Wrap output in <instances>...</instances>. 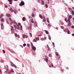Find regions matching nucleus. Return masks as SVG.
I'll return each instance as SVG.
<instances>
[{"label": "nucleus", "mask_w": 74, "mask_h": 74, "mask_svg": "<svg viewBox=\"0 0 74 74\" xmlns=\"http://www.w3.org/2000/svg\"><path fill=\"white\" fill-rule=\"evenodd\" d=\"M10 62L11 63V65L12 67H15V68H16V66L15 64H14L11 61H10Z\"/></svg>", "instance_id": "f257e3e1"}, {"label": "nucleus", "mask_w": 74, "mask_h": 74, "mask_svg": "<svg viewBox=\"0 0 74 74\" xmlns=\"http://www.w3.org/2000/svg\"><path fill=\"white\" fill-rule=\"evenodd\" d=\"M25 5V3L23 1H22L21 2V3L19 4L20 6H22V5Z\"/></svg>", "instance_id": "f03ea898"}, {"label": "nucleus", "mask_w": 74, "mask_h": 74, "mask_svg": "<svg viewBox=\"0 0 74 74\" xmlns=\"http://www.w3.org/2000/svg\"><path fill=\"white\" fill-rule=\"evenodd\" d=\"M72 18V16H71V15H70L69 16V17H68V21H67V22H69V21H70V20H71V19Z\"/></svg>", "instance_id": "7ed1b4c3"}, {"label": "nucleus", "mask_w": 74, "mask_h": 74, "mask_svg": "<svg viewBox=\"0 0 74 74\" xmlns=\"http://www.w3.org/2000/svg\"><path fill=\"white\" fill-rule=\"evenodd\" d=\"M14 35L15 36V37H18V38H19V35H17L16 33H14Z\"/></svg>", "instance_id": "20e7f679"}, {"label": "nucleus", "mask_w": 74, "mask_h": 74, "mask_svg": "<svg viewBox=\"0 0 74 74\" xmlns=\"http://www.w3.org/2000/svg\"><path fill=\"white\" fill-rule=\"evenodd\" d=\"M8 1H9V3L10 4H11L12 3V0H8Z\"/></svg>", "instance_id": "39448f33"}, {"label": "nucleus", "mask_w": 74, "mask_h": 74, "mask_svg": "<svg viewBox=\"0 0 74 74\" xmlns=\"http://www.w3.org/2000/svg\"><path fill=\"white\" fill-rule=\"evenodd\" d=\"M1 30H3V24L2 23H1Z\"/></svg>", "instance_id": "423d86ee"}, {"label": "nucleus", "mask_w": 74, "mask_h": 74, "mask_svg": "<svg viewBox=\"0 0 74 74\" xmlns=\"http://www.w3.org/2000/svg\"><path fill=\"white\" fill-rule=\"evenodd\" d=\"M32 48L33 50H34V51H36V47H34V46L32 47Z\"/></svg>", "instance_id": "0eeeda50"}, {"label": "nucleus", "mask_w": 74, "mask_h": 74, "mask_svg": "<svg viewBox=\"0 0 74 74\" xmlns=\"http://www.w3.org/2000/svg\"><path fill=\"white\" fill-rule=\"evenodd\" d=\"M16 25L17 26V29H18V30H19V29H20V28H19V25H18V24H16Z\"/></svg>", "instance_id": "6e6552de"}, {"label": "nucleus", "mask_w": 74, "mask_h": 74, "mask_svg": "<svg viewBox=\"0 0 74 74\" xmlns=\"http://www.w3.org/2000/svg\"><path fill=\"white\" fill-rule=\"evenodd\" d=\"M25 37L26 38H27V37H28V36H26V35H23V38H25Z\"/></svg>", "instance_id": "1a4fd4ad"}, {"label": "nucleus", "mask_w": 74, "mask_h": 74, "mask_svg": "<svg viewBox=\"0 0 74 74\" xmlns=\"http://www.w3.org/2000/svg\"><path fill=\"white\" fill-rule=\"evenodd\" d=\"M46 20L48 23H49V18H47L46 19Z\"/></svg>", "instance_id": "9d476101"}, {"label": "nucleus", "mask_w": 74, "mask_h": 74, "mask_svg": "<svg viewBox=\"0 0 74 74\" xmlns=\"http://www.w3.org/2000/svg\"><path fill=\"white\" fill-rule=\"evenodd\" d=\"M4 16V15L3 14H1V15L0 16V19L2 18V17Z\"/></svg>", "instance_id": "9b49d317"}, {"label": "nucleus", "mask_w": 74, "mask_h": 74, "mask_svg": "<svg viewBox=\"0 0 74 74\" xmlns=\"http://www.w3.org/2000/svg\"><path fill=\"white\" fill-rule=\"evenodd\" d=\"M6 16H8V17H10L11 16V15H10V14H7L6 15Z\"/></svg>", "instance_id": "f8f14e48"}, {"label": "nucleus", "mask_w": 74, "mask_h": 74, "mask_svg": "<svg viewBox=\"0 0 74 74\" xmlns=\"http://www.w3.org/2000/svg\"><path fill=\"white\" fill-rule=\"evenodd\" d=\"M35 39H36V40H39V37H36Z\"/></svg>", "instance_id": "ddd939ff"}, {"label": "nucleus", "mask_w": 74, "mask_h": 74, "mask_svg": "<svg viewBox=\"0 0 74 74\" xmlns=\"http://www.w3.org/2000/svg\"><path fill=\"white\" fill-rule=\"evenodd\" d=\"M11 70H10L8 72V73L9 74H10L11 73Z\"/></svg>", "instance_id": "4468645a"}, {"label": "nucleus", "mask_w": 74, "mask_h": 74, "mask_svg": "<svg viewBox=\"0 0 74 74\" xmlns=\"http://www.w3.org/2000/svg\"><path fill=\"white\" fill-rule=\"evenodd\" d=\"M56 54L57 56H59V54H58V52H56Z\"/></svg>", "instance_id": "2eb2a0df"}, {"label": "nucleus", "mask_w": 74, "mask_h": 74, "mask_svg": "<svg viewBox=\"0 0 74 74\" xmlns=\"http://www.w3.org/2000/svg\"><path fill=\"white\" fill-rule=\"evenodd\" d=\"M39 16V17H40V18H41V19H42L43 18V17H42V16H41V15H40Z\"/></svg>", "instance_id": "dca6fc26"}, {"label": "nucleus", "mask_w": 74, "mask_h": 74, "mask_svg": "<svg viewBox=\"0 0 74 74\" xmlns=\"http://www.w3.org/2000/svg\"><path fill=\"white\" fill-rule=\"evenodd\" d=\"M45 7L46 8H48V5L47 4H45Z\"/></svg>", "instance_id": "f3484780"}, {"label": "nucleus", "mask_w": 74, "mask_h": 74, "mask_svg": "<svg viewBox=\"0 0 74 74\" xmlns=\"http://www.w3.org/2000/svg\"><path fill=\"white\" fill-rule=\"evenodd\" d=\"M1 21L2 22H4V19L3 18H1Z\"/></svg>", "instance_id": "a211bd4d"}, {"label": "nucleus", "mask_w": 74, "mask_h": 74, "mask_svg": "<svg viewBox=\"0 0 74 74\" xmlns=\"http://www.w3.org/2000/svg\"><path fill=\"white\" fill-rule=\"evenodd\" d=\"M44 31L45 32H46V34H48V31H45V30H44Z\"/></svg>", "instance_id": "6ab92c4d"}, {"label": "nucleus", "mask_w": 74, "mask_h": 74, "mask_svg": "<svg viewBox=\"0 0 74 74\" xmlns=\"http://www.w3.org/2000/svg\"><path fill=\"white\" fill-rule=\"evenodd\" d=\"M32 27L31 26H29L28 27V29H31V28H32Z\"/></svg>", "instance_id": "aec40b11"}, {"label": "nucleus", "mask_w": 74, "mask_h": 74, "mask_svg": "<svg viewBox=\"0 0 74 74\" xmlns=\"http://www.w3.org/2000/svg\"><path fill=\"white\" fill-rule=\"evenodd\" d=\"M49 38L50 40H51V36H50L49 35Z\"/></svg>", "instance_id": "412c9836"}, {"label": "nucleus", "mask_w": 74, "mask_h": 74, "mask_svg": "<svg viewBox=\"0 0 74 74\" xmlns=\"http://www.w3.org/2000/svg\"><path fill=\"white\" fill-rule=\"evenodd\" d=\"M14 27H15V29H17V27H16V25H14Z\"/></svg>", "instance_id": "4be33fe9"}, {"label": "nucleus", "mask_w": 74, "mask_h": 74, "mask_svg": "<svg viewBox=\"0 0 74 74\" xmlns=\"http://www.w3.org/2000/svg\"><path fill=\"white\" fill-rule=\"evenodd\" d=\"M45 60L46 62H47L48 61V59H47V58H46L45 59Z\"/></svg>", "instance_id": "5701e85b"}, {"label": "nucleus", "mask_w": 74, "mask_h": 74, "mask_svg": "<svg viewBox=\"0 0 74 74\" xmlns=\"http://www.w3.org/2000/svg\"><path fill=\"white\" fill-rule=\"evenodd\" d=\"M68 26H71V24H68Z\"/></svg>", "instance_id": "b1692460"}, {"label": "nucleus", "mask_w": 74, "mask_h": 74, "mask_svg": "<svg viewBox=\"0 0 74 74\" xmlns=\"http://www.w3.org/2000/svg\"><path fill=\"white\" fill-rule=\"evenodd\" d=\"M5 8H8V6L6 5H4Z\"/></svg>", "instance_id": "393cba45"}, {"label": "nucleus", "mask_w": 74, "mask_h": 74, "mask_svg": "<svg viewBox=\"0 0 74 74\" xmlns=\"http://www.w3.org/2000/svg\"><path fill=\"white\" fill-rule=\"evenodd\" d=\"M25 17H23L22 18V20L23 21H25Z\"/></svg>", "instance_id": "a878e982"}, {"label": "nucleus", "mask_w": 74, "mask_h": 74, "mask_svg": "<svg viewBox=\"0 0 74 74\" xmlns=\"http://www.w3.org/2000/svg\"><path fill=\"white\" fill-rule=\"evenodd\" d=\"M14 13H15V14L16 12V10H14Z\"/></svg>", "instance_id": "bb28decb"}, {"label": "nucleus", "mask_w": 74, "mask_h": 74, "mask_svg": "<svg viewBox=\"0 0 74 74\" xmlns=\"http://www.w3.org/2000/svg\"><path fill=\"white\" fill-rule=\"evenodd\" d=\"M43 18H44L43 19V22H45V21H46V19L45 18V17H44Z\"/></svg>", "instance_id": "cd10ccee"}, {"label": "nucleus", "mask_w": 74, "mask_h": 74, "mask_svg": "<svg viewBox=\"0 0 74 74\" xmlns=\"http://www.w3.org/2000/svg\"><path fill=\"white\" fill-rule=\"evenodd\" d=\"M20 27H21L20 29L21 30H22V25H21Z\"/></svg>", "instance_id": "c85d7f7f"}, {"label": "nucleus", "mask_w": 74, "mask_h": 74, "mask_svg": "<svg viewBox=\"0 0 74 74\" xmlns=\"http://www.w3.org/2000/svg\"><path fill=\"white\" fill-rule=\"evenodd\" d=\"M27 47H29H29H30V45L29 44H27Z\"/></svg>", "instance_id": "c756f323"}, {"label": "nucleus", "mask_w": 74, "mask_h": 74, "mask_svg": "<svg viewBox=\"0 0 74 74\" xmlns=\"http://www.w3.org/2000/svg\"><path fill=\"white\" fill-rule=\"evenodd\" d=\"M10 25H12V24H13V21H12L10 23Z\"/></svg>", "instance_id": "7c9ffc66"}, {"label": "nucleus", "mask_w": 74, "mask_h": 74, "mask_svg": "<svg viewBox=\"0 0 74 74\" xmlns=\"http://www.w3.org/2000/svg\"><path fill=\"white\" fill-rule=\"evenodd\" d=\"M67 33L68 34H70V31H69V30H68L67 31Z\"/></svg>", "instance_id": "2f4dec72"}, {"label": "nucleus", "mask_w": 74, "mask_h": 74, "mask_svg": "<svg viewBox=\"0 0 74 74\" xmlns=\"http://www.w3.org/2000/svg\"><path fill=\"white\" fill-rule=\"evenodd\" d=\"M42 4H44V1H42Z\"/></svg>", "instance_id": "473e14b6"}, {"label": "nucleus", "mask_w": 74, "mask_h": 74, "mask_svg": "<svg viewBox=\"0 0 74 74\" xmlns=\"http://www.w3.org/2000/svg\"><path fill=\"white\" fill-rule=\"evenodd\" d=\"M34 23H36V27H37V22L35 21V22H34Z\"/></svg>", "instance_id": "72a5a7b5"}, {"label": "nucleus", "mask_w": 74, "mask_h": 74, "mask_svg": "<svg viewBox=\"0 0 74 74\" xmlns=\"http://www.w3.org/2000/svg\"><path fill=\"white\" fill-rule=\"evenodd\" d=\"M33 41H34V42H37V40H36L35 39H34L33 40Z\"/></svg>", "instance_id": "f704fd0d"}, {"label": "nucleus", "mask_w": 74, "mask_h": 74, "mask_svg": "<svg viewBox=\"0 0 74 74\" xmlns=\"http://www.w3.org/2000/svg\"><path fill=\"white\" fill-rule=\"evenodd\" d=\"M11 30H12V31H14V28H11Z\"/></svg>", "instance_id": "c9c22d12"}, {"label": "nucleus", "mask_w": 74, "mask_h": 74, "mask_svg": "<svg viewBox=\"0 0 74 74\" xmlns=\"http://www.w3.org/2000/svg\"><path fill=\"white\" fill-rule=\"evenodd\" d=\"M52 44L54 47H55V43L54 42H52Z\"/></svg>", "instance_id": "e433bc0d"}, {"label": "nucleus", "mask_w": 74, "mask_h": 74, "mask_svg": "<svg viewBox=\"0 0 74 74\" xmlns=\"http://www.w3.org/2000/svg\"><path fill=\"white\" fill-rule=\"evenodd\" d=\"M29 34L31 37H32V33H31L30 32L29 33Z\"/></svg>", "instance_id": "4c0bfd02"}, {"label": "nucleus", "mask_w": 74, "mask_h": 74, "mask_svg": "<svg viewBox=\"0 0 74 74\" xmlns=\"http://www.w3.org/2000/svg\"><path fill=\"white\" fill-rule=\"evenodd\" d=\"M11 72H12V73H14V71L13 70V69H11Z\"/></svg>", "instance_id": "58836bf2"}, {"label": "nucleus", "mask_w": 74, "mask_h": 74, "mask_svg": "<svg viewBox=\"0 0 74 74\" xmlns=\"http://www.w3.org/2000/svg\"><path fill=\"white\" fill-rule=\"evenodd\" d=\"M32 17H34V14H32Z\"/></svg>", "instance_id": "ea45409f"}, {"label": "nucleus", "mask_w": 74, "mask_h": 74, "mask_svg": "<svg viewBox=\"0 0 74 74\" xmlns=\"http://www.w3.org/2000/svg\"><path fill=\"white\" fill-rule=\"evenodd\" d=\"M65 21H66V22H67L68 21V20H67V18H65Z\"/></svg>", "instance_id": "a19ab883"}, {"label": "nucleus", "mask_w": 74, "mask_h": 74, "mask_svg": "<svg viewBox=\"0 0 74 74\" xmlns=\"http://www.w3.org/2000/svg\"><path fill=\"white\" fill-rule=\"evenodd\" d=\"M71 28H72V29H74V26L73 25H72L71 27Z\"/></svg>", "instance_id": "79ce46f5"}, {"label": "nucleus", "mask_w": 74, "mask_h": 74, "mask_svg": "<svg viewBox=\"0 0 74 74\" xmlns=\"http://www.w3.org/2000/svg\"><path fill=\"white\" fill-rule=\"evenodd\" d=\"M26 44H24L23 45V47H25V46H26Z\"/></svg>", "instance_id": "37998d69"}, {"label": "nucleus", "mask_w": 74, "mask_h": 74, "mask_svg": "<svg viewBox=\"0 0 74 74\" xmlns=\"http://www.w3.org/2000/svg\"><path fill=\"white\" fill-rule=\"evenodd\" d=\"M13 23H15V25H16V24H17V23H16L15 22V21H13Z\"/></svg>", "instance_id": "c03bdc74"}, {"label": "nucleus", "mask_w": 74, "mask_h": 74, "mask_svg": "<svg viewBox=\"0 0 74 74\" xmlns=\"http://www.w3.org/2000/svg\"><path fill=\"white\" fill-rule=\"evenodd\" d=\"M72 14L73 15H74V11H73L72 12Z\"/></svg>", "instance_id": "a18cd8bd"}, {"label": "nucleus", "mask_w": 74, "mask_h": 74, "mask_svg": "<svg viewBox=\"0 0 74 74\" xmlns=\"http://www.w3.org/2000/svg\"><path fill=\"white\" fill-rule=\"evenodd\" d=\"M9 19L10 21H12V19L10 18H9Z\"/></svg>", "instance_id": "49530a36"}, {"label": "nucleus", "mask_w": 74, "mask_h": 74, "mask_svg": "<svg viewBox=\"0 0 74 74\" xmlns=\"http://www.w3.org/2000/svg\"><path fill=\"white\" fill-rule=\"evenodd\" d=\"M47 48H49V46L48 45H47Z\"/></svg>", "instance_id": "de8ad7c7"}, {"label": "nucleus", "mask_w": 74, "mask_h": 74, "mask_svg": "<svg viewBox=\"0 0 74 74\" xmlns=\"http://www.w3.org/2000/svg\"><path fill=\"white\" fill-rule=\"evenodd\" d=\"M68 22H69L68 24H71V22L70 21H69Z\"/></svg>", "instance_id": "09e8293b"}, {"label": "nucleus", "mask_w": 74, "mask_h": 74, "mask_svg": "<svg viewBox=\"0 0 74 74\" xmlns=\"http://www.w3.org/2000/svg\"><path fill=\"white\" fill-rule=\"evenodd\" d=\"M64 32H67V30H66V29H64Z\"/></svg>", "instance_id": "8fccbe9b"}, {"label": "nucleus", "mask_w": 74, "mask_h": 74, "mask_svg": "<svg viewBox=\"0 0 74 74\" xmlns=\"http://www.w3.org/2000/svg\"><path fill=\"white\" fill-rule=\"evenodd\" d=\"M41 40H42V41H43L44 39L43 38H42L41 39Z\"/></svg>", "instance_id": "3c124183"}, {"label": "nucleus", "mask_w": 74, "mask_h": 74, "mask_svg": "<svg viewBox=\"0 0 74 74\" xmlns=\"http://www.w3.org/2000/svg\"><path fill=\"white\" fill-rule=\"evenodd\" d=\"M10 52H12V53H15V52H14V51H10Z\"/></svg>", "instance_id": "603ef678"}, {"label": "nucleus", "mask_w": 74, "mask_h": 74, "mask_svg": "<svg viewBox=\"0 0 74 74\" xmlns=\"http://www.w3.org/2000/svg\"><path fill=\"white\" fill-rule=\"evenodd\" d=\"M30 26H32V23H30L29 24Z\"/></svg>", "instance_id": "864d4df0"}, {"label": "nucleus", "mask_w": 74, "mask_h": 74, "mask_svg": "<svg viewBox=\"0 0 74 74\" xmlns=\"http://www.w3.org/2000/svg\"><path fill=\"white\" fill-rule=\"evenodd\" d=\"M61 27L62 29H63L64 28V27H63L62 26Z\"/></svg>", "instance_id": "5fc2aeb1"}, {"label": "nucleus", "mask_w": 74, "mask_h": 74, "mask_svg": "<svg viewBox=\"0 0 74 74\" xmlns=\"http://www.w3.org/2000/svg\"><path fill=\"white\" fill-rule=\"evenodd\" d=\"M3 53H5V51H4V50H3Z\"/></svg>", "instance_id": "6e6d98bb"}, {"label": "nucleus", "mask_w": 74, "mask_h": 74, "mask_svg": "<svg viewBox=\"0 0 74 74\" xmlns=\"http://www.w3.org/2000/svg\"><path fill=\"white\" fill-rule=\"evenodd\" d=\"M13 28H14V27L12 26H11V28L12 29Z\"/></svg>", "instance_id": "4d7b16f0"}, {"label": "nucleus", "mask_w": 74, "mask_h": 74, "mask_svg": "<svg viewBox=\"0 0 74 74\" xmlns=\"http://www.w3.org/2000/svg\"><path fill=\"white\" fill-rule=\"evenodd\" d=\"M18 25L19 26H21V23H18Z\"/></svg>", "instance_id": "13d9d810"}, {"label": "nucleus", "mask_w": 74, "mask_h": 74, "mask_svg": "<svg viewBox=\"0 0 74 74\" xmlns=\"http://www.w3.org/2000/svg\"><path fill=\"white\" fill-rule=\"evenodd\" d=\"M51 66L52 67H53V65L52 64V63H51Z\"/></svg>", "instance_id": "bf43d9fd"}, {"label": "nucleus", "mask_w": 74, "mask_h": 74, "mask_svg": "<svg viewBox=\"0 0 74 74\" xmlns=\"http://www.w3.org/2000/svg\"><path fill=\"white\" fill-rule=\"evenodd\" d=\"M61 25H64V23H61Z\"/></svg>", "instance_id": "052dcab7"}, {"label": "nucleus", "mask_w": 74, "mask_h": 74, "mask_svg": "<svg viewBox=\"0 0 74 74\" xmlns=\"http://www.w3.org/2000/svg\"><path fill=\"white\" fill-rule=\"evenodd\" d=\"M1 62H3V60H1Z\"/></svg>", "instance_id": "680f3d73"}, {"label": "nucleus", "mask_w": 74, "mask_h": 74, "mask_svg": "<svg viewBox=\"0 0 74 74\" xmlns=\"http://www.w3.org/2000/svg\"><path fill=\"white\" fill-rule=\"evenodd\" d=\"M61 70L62 72H63V69H61Z\"/></svg>", "instance_id": "e2e57ef3"}, {"label": "nucleus", "mask_w": 74, "mask_h": 74, "mask_svg": "<svg viewBox=\"0 0 74 74\" xmlns=\"http://www.w3.org/2000/svg\"><path fill=\"white\" fill-rule=\"evenodd\" d=\"M12 8H11L10 9V11H11V10H12Z\"/></svg>", "instance_id": "0e129e2a"}, {"label": "nucleus", "mask_w": 74, "mask_h": 74, "mask_svg": "<svg viewBox=\"0 0 74 74\" xmlns=\"http://www.w3.org/2000/svg\"><path fill=\"white\" fill-rule=\"evenodd\" d=\"M33 11H36V9H34Z\"/></svg>", "instance_id": "69168bd1"}, {"label": "nucleus", "mask_w": 74, "mask_h": 74, "mask_svg": "<svg viewBox=\"0 0 74 74\" xmlns=\"http://www.w3.org/2000/svg\"><path fill=\"white\" fill-rule=\"evenodd\" d=\"M72 36H74V34H72Z\"/></svg>", "instance_id": "338daca9"}, {"label": "nucleus", "mask_w": 74, "mask_h": 74, "mask_svg": "<svg viewBox=\"0 0 74 74\" xmlns=\"http://www.w3.org/2000/svg\"><path fill=\"white\" fill-rule=\"evenodd\" d=\"M48 26H51V25H50V24H48Z\"/></svg>", "instance_id": "774afa93"}]
</instances>
